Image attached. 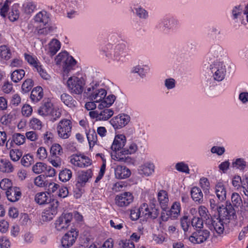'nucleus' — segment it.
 <instances>
[{"label": "nucleus", "mask_w": 248, "mask_h": 248, "mask_svg": "<svg viewBox=\"0 0 248 248\" xmlns=\"http://www.w3.org/2000/svg\"><path fill=\"white\" fill-rule=\"evenodd\" d=\"M101 51L108 60L120 62L125 61L127 54L126 44L123 42L108 43L102 47Z\"/></svg>", "instance_id": "1"}, {"label": "nucleus", "mask_w": 248, "mask_h": 248, "mask_svg": "<svg viewBox=\"0 0 248 248\" xmlns=\"http://www.w3.org/2000/svg\"><path fill=\"white\" fill-rule=\"evenodd\" d=\"M93 76V80L86 87L84 94L92 101L96 102H100L106 96L107 91L104 83L98 78V75Z\"/></svg>", "instance_id": "2"}, {"label": "nucleus", "mask_w": 248, "mask_h": 248, "mask_svg": "<svg viewBox=\"0 0 248 248\" xmlns=\"http://www.w3.org/2000/svg\"><path fill=\"white\" fill-rule=\"evenodd\" d=\"M210 65L212 76L206 80L205 86L210 88L216 85V81L223 80L226 75V66L223 62H211Z\"/></svg>", "instance_id": "3"}, {"label": "nucleus", "mask_w": 248, "mask_h": 248, "mask_svg": "<svg viewBox=\"0 0 248 248\" xmlns=\"http://www.w3.org/2000/svg\"><path fill=\"white\" fill-rule=\"evenodd\" d=\"M56 63L57 65L60 64L61 62L64 63L63 66V73L67 75L69 72L75 68L77 62L71 56H69L66 52L60 53L55 58Z\"/></svg>", "instance_id": "4"}, {"label": "nucleus", "mask_w": 248, "mask_h": 248, "mask_svg": "<svg viewBox=\"0 0 248 248\" xmlns=\"http://www.w3.org/2000/svg\"><path fill=\"white\" fill-rule=\"evenodd\" d=\"M85 82L84 78L76 76H72L68 78L67 81V86L69 91L76 94L82 93Z\"/></svg>", "instance_id": "5"}, {"label": "nucleus", "mask_w": 248, "mask_h": 248, "mask_svg": "<svg viewBox=\"0 0 248 248\" xmlns=\"http://www.w3.org/2000/svg\"><path fill=\"white\" fill-rule=\"evenodd\" d=\"M72 122L70 119L63 118L59 121L57 125L58 136L62 139L69 138L72 133Z\"/></svg>", "instance_id": "6"}, {"label": "nucleus", "mask_w": 248, "mask_h": 248, "mask_svg": "<svg viewBox=\"0 0 248 248\" xmlns=\"http://www.w3.org/2000/svg\"><path fill=\"white\" fill-rule=\"evenodd\" d=\"M59 205V202L57 201L53 200L51 202L49 206L42 213V220L44 221H48L52 220L57 213Z\"/></svg>", "instance_id": "7"}, {"label": "nucleus", "mask_w": 248, "mask_h": 248, "mask_svg": "<svg viewBox=\"0 0 248 248\" xmlns=\"http://www.w3.org/2000/svg\"><path fill=\"white\" fill-rule=\"evenodd\" d=\"M141 217L145 218H156L159 213V211L154 205H152L150 207L146 203H142L139 208Z\"/></svg>", "instance_id": "8"}, {"label": "nucleus", "mask_w": 248, "mask_h": 248, "mask_svg": "<svg viewBox=\"0 0 248 248\" xmlns=\"http://www.w3.org/2000/svg\"><path fill=\"white\" fill-rule=\"evenodd\" d=\"M70 162L75 166L79 168L88 167L92 164V161L88 157L81 154L72 155L70 156Z\"/></svg>", "instance_id": "9"}, {"label": "nucleus", "mask_w": 248, "mask_h": 248, "mask_svg": "<svg viewBox=\"0 0 248 248\" xmlns=\"http://www.w3.org/2000/svg\"><path fill=\"white\" fill-rule=\"evenodd\" d=\"M100 111L95 110L89 112L90 116L96 121H107L112 116L114 111L112 109L103 108Z\"/></svg>", "instance_id": "10"}, {"label": "nucleus", "mask_w": 248, "mask_h": 248, "mask_svg": "<svg viewBox=\"0 0 248 248\" xmlns=\"http://www.w3.org/2000/svg\"><path fill=\"white\" fill-rule=\"evenodd\" d=\"M133 199L134 197L131 192H124L115 196V202L119 207H126L133 202Z\"/></svg>", "instance_id": "11"}, {"label": "nucleus", "mask_w": 248, "mask_h": 248, "mask_svg": "<svg viewBox=\"0 0 248 248\" xmlns=\"http://www.w3.org/2000/svg\"><path fill=\"white\" fill-rule=\"evenodd\" d=\"M72 219V215L71 214H62L55 221V225L56 230L59 231L65 230L70 225Z\"/></svg>", "instance_id": "12"}, {"label": "nucleus", "mask_w": 248, "mask_h": 248, "mask_svg": "<svg viewBox=\"0 0 248 248\" xmlns=\"http://www.w3.org/2000/svg\"><path fill=\"white\" fill-rule=\"evenodd\" d=\"M245 13L241 5L234 6L231 11V18L235 24V26H240L241 24H245L244 18Z\"/></svg>", "instance_id": "13"}, {"label": "nucleus", "mask_w": 248, "mask_h": 248, "mask_svg": "<svg viewBox=\"0 0 248 248\" xmlns=\"http://www.w3.org/2000/svg\"><path fill=\"white\" fill-rule=\"evenodd\" d=\"M225 54V52L222 46L218 44H215L211 46L207 55V59L211 62L218 61Z\"/></svg>", "instance_id": "14"}, {"label": "nucleus", "mask_w": 248, "mask_h": 248, "mask_svg": "<svg viewBox=\"0 0 248 248\" xmlns=\"http://www.w3.org/2000/svg\"><path fill=\"white\" fill-rule=\"evenodd\" d=\"M160 27L164 30H174L179 27L180 24L179 20L172 16L166 17L160 20Z\"/></svg>", "instance_id": "15"}, {"label": "nucleus", "mask_w": 248, "mask_h": 248, "mask_svg": "<svg viewBox=\"0 0 248 248\" xmlns=\"http://www.w3.org/2000/svg\"><path fill=\"white\" fill-rule=\"evenodd\" d=\"M129 121L130 117L128 115L122 114L113 117L109 122L113 128L117 129L124 127Z\"/></svg>", "instance_id": "16"}, {"label": "nucleus", "mask_w": 248, "mask_h": 248, "mask_svg": "<svg viewBox=\"0 0 248 248\" xmlns=\"http://www.w3.org/2000/svg\"><path fill=\"white\" fill-rule=\"evenodd\" d=\"M78 236V232L75 230H71L64 234L61 240L62 246L64 248H68L75 242Z\"/></svg>", "instance_id": "17"}, {"label": "nucleus", "mask_w": 248, "mask_h": 248, "mask_svg": "<svg viewBox=\"0 0 248 248\" xmlns=\"http://www.w3.org/2000/svg\"><path fill=\"white\" fill-rule=\"evenodd\" d=\"M210 232L208 230H199L194 232L189 238L192 243L201 244L205 241L209 237Z\"/></svg>", "instance_id": "18"}, {"label": "nucleus", "mask_w": 248, "mask_h": 248, "mask_svg": "<svg viewBox=\"0 0 248 248\" xmlns=\"http://www.w3.org/2000/svg\"><path fill=\"white\" fill-rule=\"evenodd\" d=\"M155 168V167L153 163L147 161L139 167L138 172L142 176H149L154 172Z\"/></svg>", "instance_id": "19"}, {"label": "nucleus", "mask_w": 248, "mask_h": 248, "mask_svg": "<svg viewBox=\"0 0 248 248\" xmlns=\"http://www.w3.org/2000/svg\"><path fill=\"white\" fill-rule=\"evenodd\" d=\"M215 192L220 202H222L226 200L227 191L223 181L219 180L217 182L215 187Z\"/></svg>", "instance_id": "20"}, {"label": "nucleus", "mask_w": 248, "mask_h": 248, "mask_svg": "<svg viewBox=\"0 0 248 248\" xmlns=\"http://www.w3.org/2000/svg\"><path fill=\"white\" fill-rule=\"evenodd\" d=\"M145 150L146 146L145 141L137 140L136 142L131 143L129 146L128 149L123 151V152H124L125 153H127L128 154H132L135 153L137 151L140 153H144Z\"/></svg>", "instance_id": "21"}, {"label": "nucleus", "mask_w": 248, "mask_h": 248, "mask_svg": "<svg viewBox=\"0 0 248 248\" xmlns=\"http://www.w3.org/2000/svg\"><path fill=\"white\" fill-rule=\"evenodd\" d=\"M33 20L40 26H46L50 21V14L46 10H42L35 15Z\"/></svg>", "instance_id": "22"}, {"label": "nucleus", "mask_w": 248, "mask_h": 248, "mask_svg": "<svg viewBox=\"0 0 248 248\" xmlns=\"http://www.w3.org/2000/svg\"><path fill=\"white\" fill-rule=\"evenodd\" d=\"M126 138L123 134L117 135L115 137L111 148L112 152H119L122 150H124V147L126 143Z\"/></svg>", "instance_id": "23"}, {"label": "nucleus", "mask_w": 248, "mask_h": 248, "mask_svg": "<svg viewBox=\"0 0 248 248\" xmlns=\"http://www.w3.org/2000/svg\"><path fill=\"white\" fill-rule=\"evenodd\" d=\"M217 212L219 217L225 219L233 218L235 215V211L231 204L227 205L225 207H221Z\"/></svg>", "instance_id": "24"}, {"label": "nucleus", "mask_w": 248, "mask_h": 248, "mask_svg": "<svg viewBox=\"0 0 248 248\" xmlns=\"http://www.w3.org/2000/svg\"><path fill=\"white\" fill-rule=\"evenodd\" d=\"M6 195L9 201L16 202L21 198V192L19 187L13 186L6 191Z\"/></svg>", "instance_id": "25"}, {"label": "nucleus", "mask_w": 248, "mask_h": 248, "mask_svg": "<svg viewBox=\"0 0 248 248\" xmlns=\"http://www.w3.org/2000/svg\"><path fill=\"white\" fill-rule=\"evenodd\" d=\"M123 151H125V150H122L119 152H112L111 153L112 159L126 163H130L132 161L131 158L128 155L127 153H125Z\"/></svg>", "instance_id": "26"}, {"label": "nucleus", "mask_w": 248, "mask_h": 248, "mask_svg": "<svg viewBox=\"0 0 248 248\" xmlns=\"http://www.w3.org/2000/svg\"><path fill=\"white\" fill-rule=\"evenodd\" d=\"M26 140L25 136L19 133H14L12 136V140L10 142L9 140L6 143L5 146L7 149H10L13 146V143L17 145L23 144Z\"/></svg>", "instance_id": "27"}, {"label": "nucleus", "mask_w": 248, "mask_h": 248, "mask_svg": "<svg viewBox=\"0 0 248 248\" xmlns=\"http://www.w3.org/2000/svg\"><path fill=\"white\" fill-rule=\"evenodd\" d=\"M61 43L56 39H52L46 48L47 54L50 57L55 55L61 48Z\"/></svg>", "instance_id": "28"}, {"label": "nucleus", "mask_w": 248, "mask_h": 248, "mask_svg": "<svg viewBox=\"0 0 248 248\" xmlns=\"http://www.w3.org/2000/svg\"><path fill=\"white\" fill-rule=\"evenodd\" d=\"M115 176L119 179H126L131 175L130 170L125 166L118 165L114 170Z\"/></svg>", "instance_id": "29"}, {"label": "nucleus", "mask_w": 248, "mask_h": 248, "mask_svg": "<svg viewBox=\"0 0 248 248\" xmlns=\"http://www.w3.org/2000/svg\"><path fill=\"white\" fill-rule=\"evenodd\" d=\"M190 195L192 199L197 204L202 203L203 202V194L201 189L195 186L191 188Z\"/></svg>", "instance_id": "30"}, {"label": "nucleus", "mask_w": 248, "mask_h": 248, "mask_svg": "<svg viewBox=\"0 0 248 248\" xmlns=\"http://www.w3.org/2000/svg\"><path fill=\"white\" fill-rule=\"evenodd\" d=\"M208 224L211 225L214 230L219 234L222 233L224 230V225L220 218L214 217L208 221Z\"/></svg>", "instance_id": "31"}, {"label": "nucleus", "mask_w": 248, "mask_h": 248, "mask_svg": "<svg viewBox=\"0 0 248 248\" xmlns=\"http://www.w3.org/2000/svg\"><path fill=\"white\" fill-rule=\"evenodd\" d=\"M91 177V172L90 171H82L79 173L77 178L76 186L77 187L83 186Z\"/></svg>", "instance_id": "32"}, {"label": "nucleus", "mask_w": 248, "mask_h": 248, "mask_svg": "<svg viewBox=\"0 0 248 248\" xmlns=\"http://www.w3.org/2000/svg\"><path fill=\"white\" fill-rule=\"evenodd\" d=\"M61 100L65 105L71 108H75L77 105V101L70 95L66 93L61 94Z\"/></svg>", "instance_id": "33"}, {"label": "nucleus", "mask_w": 248, "mask_h": 248, "mask_svg": "<svg viewBox=\"0 0 248 248\" xmlns=\"http://www.w3.org/2000/svg\"><path fill=\"white\" fill-rule=\"evenodd\" d=\"M116 99V97L113 94H109L106 97H105L103 100L99 102L98 106L99 109H102L106 108H108L111 106Z\"/></svg>", "instance_id": "34"}, {"label": "nucleus", "mask_w": 248, "mask_h": 248, "mask_svg": "<svg viewBox=\"0 0 248 248\" xmlns=\"http://www.w3.org/2000/svg\"><path fill=\"white\" fill-rule=\"evenodd\" d=\"M181 210V204L178 202H174L170 209L168 210L170 218L172 219H175L178 217Z\"/></svg>", "instance_id": "35"}, {"label": "nucleus", "mask_w": 248, "mask_h": 248, "mask_svg": "<svg viewBox=\"0 0 248 248\" xmlns=\"http://www.w3.org/2000/svg\"><path fill=\"white\" fill-rule=\"evenodd\" d=\"M158 202L162 208L165 211L168 206L169 198L167 192L165 190H160L157 194Z\"/></svg>", "instance_id": "36"}, {"label": "nucleus", "mask_w": 248, "mask_h": 248, "mask_svg": "<svg viewBox=\"0 0 248 248\" xmlns=\"http://www.w3.org/2000/svg\"><path fill=\"white\" fill-rule=\"evenodd\" d=\"M35 201L37 203L42 205L50 203L51 198L48 193L42 192L36 194Z\"/></svg>", "instance_id": "37"}, {"label": "nucleus", "mask_w": 248, "mask_h": 248, "mask_svg": "<svg viewBox=\"0 0 248 248\" xmlns=\"http://www.w3.org/2000/svg\"><path fill=\"white\" fill-rule=\"evenodd\" d=\"M43 96V89L41 87L38 86L34 88L32 90L30 98L33 102L36 103L40 101Z\"/></svg>", "instance_id": "38"}, {"label": "nucleus", "mask_w": 248, "mask_h": 248, "mask_svg": "<svg viewBox=\"0 0 248 248\" xmlns=\"http://www.w3.org/2000/svg\"><path fill=\"white\" fill-rule=\"evenodd\" d=\"M14 170V167L11 162L6 159L0 161V171L5 173H11Z\"/></svg>", "instance_id": "39"}, {"label": "nucleus", "mask_w": 248, "mask_h": 248, "mask_svg": "<svg viewBox=\"0 0 248 248\" xmlns=\"http://www.w3.org/2000/svg\"><path fill=\"white\" fill-rule=\"evenodd\" d=\"M53 108L52 103L46 102L39 108L38 113L42 116H47L51 113Z\"/></svg>", "instance_id": "40"}, {"label": "nucleus", "mask_w": 248, "mask_h": 248, "mask_svg": "<svg viewBox=\"0 0 248 248\" xmlns=\"http://www.w3.org/2000/svg\"><path fill=\"white\" fill-rule=\"evenodd\" d=\"M149 71V68L146 65H136L131 69V73L138 74L141 78L145 77L146 74Z\"/></svg>", "instance_id": "41"}, {"label": "nucleus", "mask_w": 248, "mask_h": 248, "mask_svg": "<svg viewBox=\"0 0 248 248\" xmlns=\"http://www.w3.org/2000/svg\"><path fill=\"white\" fill-rule=\"evenodd\" d=\"M37 3L35 1H28L23 5V12L26 14H31L37 10Z\"/></svg>", "instance_id": "42"}, {"label": "nucleus", "mask_w": 248, "mask_h": 248, "mask_svg": "<svg viewBox=\"0 0 248 248\" xmlns=\"http://www.w3.org/2000/svg\"><path fill=\"white\" fill-rule=\"evenodd\" d=\"M90 147H93L97 141V134L93 129H90L86 132Z\"/></svg>", "instance_id": "43"}, {"label": "nucleus", "mask_w": 248, "mask_h": 248, "mask_svg": "<svg viewBox=\"0 0 248 248\" xmlns=\"http://www.w3.org/2000/svg\"><path fill=\"white\" fill-rule=\"evenodd\" d=\"M19 9V7L17 4H14L12 6L11 11L8 15V17L11 21L14 22L18 19L20 15Z\"/></svg>", "instance_id": "44"}, {"label": "nucleus", "mask_w": 248, "mask_h": 248, "mask_svg": "<svg viewBox=\"0 0 248 248\" xmlns=\"http://www.w3.org/2000/svg\"><path fill=\"white\" fill-rule=\"evenodd\" d=\"M12 56V52L10 48L5 45L0 46V57L5 61L9 60Z\"/></svg>", "instance_id": "45"}, {"label": "nucleus", "mask_w": 248, "mask_h": 248, "mask_svg": "<svg viewBox=\"0 0 248 248\" xmlns=\"http://www.w3.org/2000/svg\"><path fill=\"white\" fill-rule=\"evenodd\" d=\"M199 185L204 194H206L210 192V183L206 177H201L199 180Z\"/></svg>", "instance_id": "46"}, {"label": "nucleus", "mask_w": 248, "mask_h": 248, "mask_svg": "<svg viewBox=\"0 0 248 248\" xmlns=\"http://www.w3.org/2000/svg\"><path fill=\"white\" fill-rule=\"evenodd\" d=\"M175 169L179 172L188 174L190 170L188 165L184 161H181L176 163Z\"/></svg>", "instance_id": "47"}, {"label": "nucleus", "mask_w": 248, "mask_h": 248, "mask_svg": "<svg viewBox=\"0 0 248 248\" xmlns=\"http://www.w3.org/2000/svg\"><path fill=\"white\" fill-rule=\"evenodd\" d=\"M29 126L34 130H40L43 127V124L39 119L33 117L30 121Z\"/></svg>", "instance_id": "48"}, {"label": "nucleus", "mask_w": 248, "mask_h": 248, "mask_svg": "<svg viewBox=\"0 0 248 248\" xmlns=\"http://www.w3.org/2000/svg\"><path fill=\"white\" fill-rule=\"evenodd\" d=\"M25 71L22 69L15 70L11 75V79L14 82L17 83L22 79L25 76Z\"/></svg>", "instance_id": "49"}, {"label": "nucleus", "mask_w": 248, "mask_h": 248, "mask_svg": "<svg viewBox=\"0 0 248 248\" xmlns=\"http://www.w3.org/2000/svg\"><path fill=\"white\" fill-rule=\"evenodd\" d=\"M198 212L199 215L201 216L202 220L204 219L206 222V223H208V221L211 220L212 218L210 215L208 213V209L204 206H200L199 207Z\"/></svg>", "instance_id": "50"}, {"label": "nucleus", "mask_w": 248, "mask_h": 248, "mask_svg": "<svg viewBox=\"0 0 248 248\" xmlns=\"http://www.w3.org/2000/svg\"><path fill=\"white\" fill-rule=\"evenodd\" d=\"M24 57L27 62L33 67V69L40 63V62L35 56L25 53Z\"/></svg>", "instance_id": "51"}, {"label": "nucleus", "mask_w": 248, "mask_h": 248, "mask_svg": "<svg viewBox=\"0 0 248 248\" xmlns=\"http://www.w3.org/2000/svg\"><path fill=\"white\" fill-rule=\"evenodd\" d=\"M232 167L233 169L243 170L246 167L247 162L243 158H237L233 160Z\"/></svg>", "instance_id": "52"}, {"label": "nucleus", "mask_w": 248, "mask_h": 248, "mask_svg": "<svg viewBox=\"0 0 248 248\" xmlns=\"http://www.w3.org/2000/svg\"><path fill=\"white\" fill-rule=\"evenodd\" d=\"M134 13L140 19H147L149 17L147 11L141 6L134 8Z\"/></svg>", "instance_id": "53"}, {"label": "nucleus", "mask_w": 248, "mask_h": 248, "mask_svg": "<svg viewBox=\"0 0 248 248\" xmlns=\"http://www.w3.org/2000/svg\"><path fill=\"white\" fill-rule=\"evenodd\" d=\"M72 171L71 170L65 169L62 170L59 173V179L63 182L69 181L72 177Z\"/></svg>", "instance_id": "54"}, {"label": "nucleus", "mask_w": 248, "mask_h": 248, "mask_svg": "<svg viewBox=\"0 0 248 248\" xmlns=\"http://www.w3.org/2000/svg\"><path fill=\"white\" fill-rule=\"evenodd\" d=\"M34 70L39 73L42 78L45 80H49L50 79V76L47 73L41 63Z\"/></svg>", "instance_id": "55"}, {"label": "nucleus", "mask_w": 248, "mask_h": 248, "mask_svg": "<svg viewBox=\"0 0 248 248\" xmlns=\"http://www.w3.org/2000/svg\"><path fill=\"white\" fill-rule=\"evenodd\" d=\"M68 7L74 9H78L83 5L82 0H64Z\"/></svg>", "instance_id": "56"}, {"label": "nucleus", "mask_w": 248, "mask_h": 248, "mask_svg": "<svg viewBox=\"0 0 248 248\" xmlns=\"http://www.w3.org/2000/svg\"><path fill=\"white\" fill-rule=\"evenodd\" d=\"M220 201L217 199L214 195L211 196L209 199L210 206L211 208L214 211H218V210L221 207L219 204Z\"/></svg>", "instance_id": "57"}, {"label": "nucleus", "mask_w": 248, "mask_h": 248, "mask_svg": "<svg viewBox=\"0 0 248 248\" xmlns=\"http://www.w3.org/2000/svg\"><path fill=\"white\" fill-rule=\"evenodd\" d=\"M231 200L233 205L236 207L241 206L243 202L240 195L236 192L232 194L231 196Z\"/></svg>", "instance_id": "58"}, {"label": "nucleus", "mask_w": 248, "mask_h": 248, "mask_svg": "<svg viewBox=\"0 0 248 248\" xmlns=\"http://www.w3.org/2000/svg\"><path fill=\"white\" fill-rule=\"evenodd\" d=\"M47 166L46 164L42 162H37L32 166V170L33 172L36 174H39L44 171Z\"/></svg>", "instance_id": "59"}, {"label": "nucleus", "mask_w": 248, "mask_h": 248, "mask_svg": "<svg viewBox=\"0 0 248 248\" xmlns=\"http://www.w3.org/2000/svg\"><path fill=\"white\" fill-rule=\"evenodd\" d=\"M22 155V152L21 150L14 149L10 151V156L12 160L16 162L19 160Z\"/></svg>", "instance_id": "60"}, {"label": "nucleus", "mask_w": 248, "mask_h": 248, "mask_svg": "<svg viewBox=\"0 0 248 248\" xmlns=\"http://www.w3.org/2000/svg\"><path fill=\"white\" fill-rule=\"evenodd\" d=\"M176 81L172 78H166L164 80V85L168 90L174 89L176 87Z\"/></svg>", "instance_id": "61"}, {"label": "nucleus", "mask_w": 248, "mask_h": 248, "mask_svg": "<svg viewBox=\"0 0 248 248\" xmlns=\"http://www.w3.org/2000/svg\"><path fill=\"white\" fill-rule=\"evenodd\" d=\"M62 148L59 144H54L50 148L51 156H58L62 153Z\"/></svg>", "instance_id": "62"}, {"label": "nucleus", "mask_w": 248, "mask_h": 248, "mask_svg": "<svg viewBox=\"0 0 248 248\" xmlns=\"http://www.w3.org/2000/svg\"><path fill=\"white\" fill-rule=\"evenodd\" d=\"M48 160L54 167L60 168L62 165V160L59 156H50Z\"/></svg>", "instance_id": "63"}, {"label": "nucleus", "mask_w": 248, "mask_h": 248, "mask_svg": "<svg viewBox=\"0 0 248 248\" xmlns=\"http://www.w3.org/2000/svg\"><path fill=\"white\" fill-rule=\"evenodd\" d=\"M33 86V81L31 79H27L22 85V90L24 93L29 92Z\"/></svg>", "instance_id": "64"}]
</instances>
